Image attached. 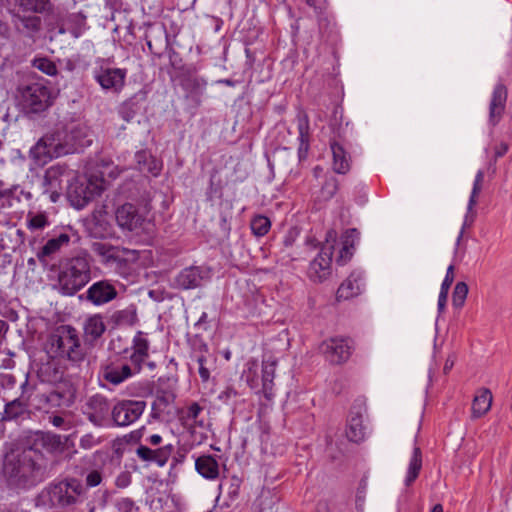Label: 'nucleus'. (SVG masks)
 Masks as SVG:
<instances>
[{"instance_id": "6ab92c4d", "label": "nucleus", "mask_w": 512, "mask_h": 512, "mask_svg": "<svg viewBox=\"0 0 512 512\" xmlns=\"http://www.w3.org/2000/svg\"><path fill=\"white\" fill-rule=\"evenodd\" d=\"M70 436H62L52 432H42L32 447L39 445L51 454H61L67 449Z\"/></svg>"}, {"instance_id": "3c124183", "label": "nucleus", "mask_w": 512, "mask_h": 512, "mask_svg": "<svg viewBox=\"0 0 512 512\" xmlns=\"http://www.w3.org/2000/svg\"><path fill=\"white\" fill-rule=\"evenodd\" d=\"M360 233L356 228L347 229L342 237V245L354 250L355 244L359 241Z\"/></svg>"}, {"instance_id": "cd10ccee", "label": "nucleus", "mask_w": 512, "mask_h": 512, "mask_svg": "<svg viewBox=\"0 0 512 512\" xmlns=\"http://www.w3.org/2000/svg\"><path fill=\"white\" fill-rule=\"evenodd\" d=\"M196 471L207 480L219 477V463L213 455H201L195 459Z\"/></svg>"}, {"instance_id": "4468645a", "label": "nucleus", "mask_w": 512, "mask_h": 512, "mask_svg": "<svg viewBox=\"0 0 512 512\" xmlns=\"http://www.w3.org/2000/svg\"><path fill=\"white\" fill-rule=\"evenodd\" d=\"M115 218L118 226L122 230L139 234L144 230L146 220L137 208L131 203H125L118 207L115 212Z\"/></svg>"}, {"instance_id": "8fccbe9b", "label": "nucleus", "mask_w": 512, "mask_h": 512, "mask_svg": "<svg viewBox=\"0 0 512 512\" xmlns=\"http://www.w3.org/2000/svg\"><path fill=\"white\" fill-rule=\"evenodd\" d=\"M175 399V395L171 390L157 389L156 400L152 404V409L155 410L157 407H167Z\"/></svg>"}, {"instance_id": "79ce46f5", "label": "nucleus", "mask_w": 512, "mask_h": 512, "mask_svg": "<svg viewBox=\"0 0 512 512\" xmlns=\"http://www.w3.org/2000/svg\"><path fill=\"white\" fill-rule=\"evenodd\" d=\"M136 317L134 309L117 310L111 315L112 322L117 325H132Z\"/></svg>"}, {"instance_id": "f03ea898", "label": "nucleus", "mask_w": 512, "mask_h": 512, "mask_svg": "<svg viewBox=\"0 0 512 512\" xmlns=\"http://www.w3.org/2000/svg\"><path fill=\"white\" fill-rule=\"evenodd\" d=\"M47 354L59 358L71 370V375H80L87 370L89 361L79 333L71 325H61L50 334L47 340Z\"/></svg>"}, {"instance_id": "72a5a7b5", "label": "nucleus", "mask_w": 512, "mask_h": 512, "mask_svg": "<svg viewBox=\"0 0 512 512\" xmlns=\"http://www.w3.org/2000/svg\"><path fill=\"white\" fill-rule=\"evenodd\" d=\"M492 398V393L488 388L480 389L472 402V416L479 418L486 414L490 410Z\"/></svg>"}, {"instance_id": "f704fd0d", "label": "nucleus", "mask_w": 512, "mask_h": 512, "mask_svg": "<svg viewBox=\"0 0 512 512\" xmlns=\"http://www.w3.org/2000/svg\"><path fill=\"white\" fill-rule=\"evenodd\" d=\"M66 178V182L70 181L69 175H66L64 171L58 166H52L46 170L44 175V186L47 191L57 192V189H62L61 182L63 178Z\"/></svg>"}, {"instance_id": "39448f33", "label": "nucleus", "mask_w": 512, "mask_h": 512, "mask_svg": "<svg viewBox=\"0 0 512 512\" xmlns=\"http://www.w3.org/2000/svg\"><path fill=\"white\" fill-rule=\"evenodd\" d=\"M92 271L88 255H77L66 259L60 265L57 288L63 296H74L91 280Z\"/></svg>"}, {"instance_id": "864d4df0", "label": "nucleus", "mask_w": 512, "mask_h": 512, "mask_svg": "<svg viewBox=\"0 0 512 512\" xmlns=\"http://www.w3.org/2000/svg\"><path fill=\"white\" fill-rule=\"evenodd\" d=\"M148 357H149L148 355L138 354L133 351L130 353L128 358L131 362L133 375L136 373H139L142 370V364L147 360Z\"/></svg>"}, {"instance_id": "dca6fc26", "label": "nucleus", "mask_w": 512, "mask_h": 512, "mask_svg": "<svg viewBox=\"0 0 512 512\" xmlns=\"http://www.w3.org/2000/svg\"><path fill=\"white\" fill-rule=\"evenodd\" d=\"M105 208L106 206L102 205L100 209H95L87 222L88 233L93 238L104 239L113 234L112 226L105 218Z\"/></svg>"}, {"instance_id": "ddd939ff", "label": "nucleus", "mask_w": 512, "mask_h": 512, "mask_svg": "<svg viewBox=\"0 0 512 512\" xmlns=\"http://www.w3.org/2000/svg\"><path fill=\"white\" fill-rule=\"evenodd\" d=\"M54 389L47 395H43L44 403L54 406H71L76 398V387L69 377L62 376V380L51 383Z\"/></svg>"}, {"instance_id": "412c9836", "label": "nucleus", "mask_w": 512, "mask_h": 512, "mask_svg": "<svg viewBox=\"0 0 512 512\" xmlns=\"http://www.w3.org/2000/svg\"><path fill=\"white\" fill-rule=\"evenodd\" d=\"M363 280L361 272H352L339 286L336 293L337 300H349L361 294L364 286Z\"/></svg>"}, {"instance_id": "13d9d810", "label": "nucleus", "mask_w": 512, "mask_h": 512, "mask_svg": "<svg viewBox=\"0 0 512 512\" xmlns=\"http://www.w3.org/2000/svg\"><path fill=\"white\" fill-rule=\"evenodd\" d=\"M17 380L13 374L3 373L0 374V386L4 390L12 389L16 386Z\"/></svg>"}, {"instance_id": "58836bf2", "label": "nucleus", "mask_w": 512, "mask_h": 512, "mask_svg": "<svg viewBox=\"0 0 512 512\" xmlns=\"http://www.w3.org/2000/svg\"><path fill=\"white\" fill-rule=\"evenodd\" d=\"M19 12L44 13L50 7V0H14Z\"/></svg>"}, {"instance_id": "09e8293b", "label": "nucleus", "mask_w": 512, "mask_h": 512, "mask_svg": "<svg viewBox=\"0 0 512 512\" xmlns=\"http://www.w3.org/2000/svg\"><path fill=\"white\" fill-rule=\"evenodd\" d=\"M468 285L465 282H458L453 291L452 302L454 307L461 308L468 294Z\"/></svg>"}, {"instance_id": "5fc2aeb1", "label": "nucleus", "mask_w": 512, "mask_h": 512, "mask_svg": "<svg viewBox=\"0 0 512 512\" xmlns=\"http://www.w3.org/2000/svg\"><path fill=\"white\" fill-rule=\"evenodd\" d=\"M238 391L232 386H227L223 391L218 395V399L224 404H230L231 400L238 397Z\"/></svg>"}, {"instance_id": "f257e3e1", "label": "nucleus", "mask_w": 512, "mask_h": 512, "mask_svg": "<svg viewBox=\"0 0 512 512\" xmlns=\"http://www.w3.org/2000/svg\"><path fill=\"white\" fill-rule=\"evenodd\" d=\"M49 473L47 459L35 447L7 455L3 462L2 477L11 489H31L42 483Z\"/></svg>"}, {"instance_id": "20e7f679", "label": "nucleus", "mask_w": 512, "mask_h": 512, "mask_svg": "<svg viewBox=\"0 0 512 512\" xmlns=\"http://www.w3.org/2000/svg\"><path fill=\"white\" fill-rule=\"evenodd\" d=\"M90 144L91 140L85 139L83 129L76 127L71 129L63 139L60 133L43 137L31 150V153L38 161L46 163L47 160L73 153L78 148Z\"/></svg>"}, {"instance_id": "4c0bfd02", "label": "nucleus", "mask_w": 512, "mask_h": 512, "mask_svg": "<svg viewBox=\"0 0 512 512\" xmlns=\"http://www.w3.org/2000/svg\"><path fill=\"white\" fill-rule=\"evenodd\" d=\"M422 468V452L417 446L414 447L413 453L409 462L407 475L405 478V485L410 486L419 476Z\"/></svg>"}, {"instance_id": "e2e57ef3", "label": "nucleus", "mask_w": 512, "mask_h": 512, "mask_svg": "<svg viewBox=\"0 0 512 512\" xmlns=\"http://www.w3.org/2000/svg\"><path fill=\"white\" fill-rule=\"evenodd\" d=\"M454 281V265L447 268L445 278L441 284V290L449 291L450 286Z\"/></svg>"}, {"instance_id": "0e129e2a", "label": "nucleus", "mask_w": 512, "mask_h": 512, "mask_svg": "<svg viewBox=\"0 0 512 512\" xmlns=\"http://www.w3.org/2000/svg\"><path fill=\"white\" fill-rule=\"evenodd\" d=\"M298 235H299V232L297 231V229H295V228L289 229L283 238V245L286 248L291 247L295 243Z\"/></svg>"}, {"instance_id": "052dcab7", "label": "nucleus", "mask_w": 512, "mask_h": 512, "mask_svg": "<svg viewBox=\"0 0 512 512\" xmlns=\"http://www.w3.org/2000/svg\"><path fill=\"white\" fill-rule=\"evenodd\" d=\"M354 250L342 245V248L339 251V256L337 258V263L340 265L346 264L351 257L353 256Z\"/></svg>"}, {"instance_id": "a19ab883", "label": "nucleus", "mask_w": 512, "mask_h": 512, "mask_svg": "<svg viewBox=\"0 0 512 512\" xmlns=\"http://www.w3.org/2000/svg\"><path fill=\"white\" fill-rule=\"evenodd\" d=\"M250 228L256 237H263L271 229V221L267 216L255 215L250 221Z\"/></svg>"}, {"instance_id": "4be33fe9", "label": "nucleus", "mask_w": 512, "mask_h": 512, "mask_svg": "<svg viewBox=\"0 0 512 512\" xmlns=\"http://www.w3.org/2000/svg\"><path fill=\"white\" fill-rule=\"evenodd\" d=\"M101 377L116 386L133 376L132 367L126 363H109L101 368Z\"/></svg>"}, {"instance_id": "a18cd8bd", "label": "nucleus", "mask_w": 512, "mask_h": 512, "mask_svg": "<svg viewBox=\"0 0 512 512\" xmlns=\"http://www.w3.org/2000/svg\"><path fill=\"white\" fill-rule=\"evenodd\" d=\"M297 122H298V132H299V140L301 143V148L305 146L307 148L308 146V139H309V120L308 116L304 113H299L297 115Z\"/></svg>"}, {"instance_id": "49530a36", "label": "nucleus", "mask_w": 512, "mask_h": 512, "mask_svg": "<svg viewBox=\"0 0 512 512\" xmlns=\"http://www.w3.org/2000/svg\"><path fill=\"white\" fill-rule=\"evenodd\" d=\"M36 389V382H31L29 379V374H26L24 382L20 384L21 393L19 395V398L30 405L32 397L36 392Z\"/></svg>"}, {"instance_id": "423d86ee", "label": "nucleus", "mask_w": 512, "mask_h": 512, "mask_svg": "<svg viewBox=\"0 0 512 512\" xmlns=\"http://www.w3.org/2000/svg\"><path fill=\"white\" fill-rule=\"evenodd\" d=\"M92 251L100 258V262L104 266L113 269L119 275H126L129 270V263L136 261L138 258L136 250L102 242L93 243Z\"/></svg>"}, {"instance_id": "69168bd1", "label": "nucleus", "mask_w": 512, "mask_h": 512, "mask_svg": "<svg viewBox=\"0 0 512 512\" xmlns=\"http://www.w3.org/2000/svg\"><path fill=\"white\" fill-rule=\"evenodd\" d=\"M135 503L130 498H122L117 502V508L121 512H132Z\"/></svg>"}, {"instance_id": "0eeeda50", "label": "nucleus", "mask_w": 512, "mask_h": 512, "mask_svg": "<svg viewBox=\"0 0 512 512\" xmlns=\"http://www.w3.org/2000/svg\"><path fill=\"white\" fill-rule=\"evenodd\" d=\"M336 236V231L330 229L327 232L326 242L321 245L318 255L310 262L307 276L314 283L324 282L332 273L334 244L330 243V239L335 242Z\"/></svg>"}, {"instance_id": "aec40b11", "label": "nucleus", "mask_w": 512, "mask_h": 512, "mask_svg": "<svg viewBox=\"0 0 512 512\" xmlns=\"http://www.w3.org/2000/svg\"><path fill=\"white\" fill-rule=\"evenodd\" d=\"M203 271L200 267L190 266L181 270L174 279L173 287L177 289H195L201 285Z\"/></svg>"}, {"instance_id": "f8f14e48", "label": "nucleus", "mask_w": 512, "mask_h": 512, "mask_svg": "<svg viewBox=\"0 0 512 512\" xmlns=\"http://www.w3.org/2000/svg\"><path fill=\"white\" fill-rule=\"evenodd\" d=\"M66 371L69 372V376H72L71 370L66 368L65 362L47 354L45 359H41L37 363L36 374L41 382L51 384L62 380V376L65 375Z\"/></svg>"}, {"instance_id": "bb28decb", "label": "nucleus", "mask_w": 512, "mask_h": 512, "mask_svg": "<svg viewBox=\"0 0 512 512\" xmlns=\"http://www.w3.org/2000/svg\"><path fill=\"white\" fill-rule=\"evenodd\" d=\"M84 338L88 343H94L102 337L106 331L103 316L101 314H94L89 316L83 325Z\"/></svg>"}, {"instance_id": "338daca9", "label": "nucleus", "mask_w": 512, "mask_h": 512, "mask_svg": "<svg viewBox=\"0 0 512 512\" xmlns=\"http://www.w3.org/2000/svg\"><path fill=\"white\" fill-rule=\"evenodd\" d=\"M338 189L337 179L333 175L326 177L325 183L322 185V190L325 192H334Z\"/></svg>"}, {"instance_id": "de8ad7c7", "label": "nucleus", "mask_w": 512, "mask_h": 512, "mask_svg": "<svg viewBox=\"0 0 512 512\" xmlns=\"http://www.w3.org/2000/svg\"><path fill=\"white\" fill-rule=\"evenodd\" d=\"M150 342L144 333L138 331L132 341L131 351L149 356Z\"/></svg>"}, {"instance_id": "6e6552de", "label": "nucleus", "mask_w": 512, "mask_h": 512, "mask_svg": "<svg viewBox=\"0 0 512 512\" xmlns=\"http://www.w3.org/2000/svg\"><path fill=\"white\" fill-rule=\"evenodd\" d=\"M25 109L32 113L46 110L52 104L50 89L39 82L25 85L19 89Z\"/></svg>"}, {"instance_id": "774afa93", "label": "nucleus", "mask_w": 512, "mask_h": 512, "mask_svg": "<svg viewBox=\"0 0 512 512\" xmlns=\"http://www.w3.org/2000/svg\"><path fill=\"white\" fill-rule=\"evenodd\" d=\"M131 483V476L127 472H122L116 478L115 484L119 488H126Z\"/></svg>"}, {"instance_id": "393cba45", "label": "nucleus", "mask_w": 512, "mask_h": 512, "mask_svg": "<svg viewBox=\"0 0 512 512\" xmlns=\"http://www.w3.org/2000/svg\"><path fill=\"white\" fill-rule=\"evenodd\" d=\"M211 357L208 345L205 342H201L191 355V358L198 364V373L203 383L210 379V370L213 364Z\"/></svg>"}, {"instance_id": "9d476101", "label": "nucleus", "mask_w": 512, "mask_h": 512, "mask_svg": "<svg viewBox=\"0 0 512 512\" xmlns=\"http://www.w3.org/2000/svg\"><path fill=\"white\" fill-rule=\"evenodd\" d=\"M146 407L145 401L122 400L112 409L111 415L116 426H128L137 421Z\"/></svg>"}, {"instance_id": "c756f323", "label": "nucleus", "mask_w": 512, "mask_h": 512, "mask_svg": "<svg viewBox=\"0 0 512 512\" xmlns=\"http://www.w3.org/2000/svg\"><path fill=\"white\" fill-rule=\"evenodd\" d=\"M86 184L80 192H103L110 188V180L104 177L102 171H93L81 178V185Z\"/></svg>"}, {"instance_id": "a878e982", "label": "nucleus", "mask_w": 512, "mask_h": 512, "mask_svg": "<svg viewBox=\"0 0 512 512\" xmlns=\"http://www.w3.org/2000/svg\"><path fill=\"white\" fill-rule=\"evenodd\" d=\"M70 237L68 234L62 233L56 238L49 239L36 253L38 260L47 265L52 257L60 250V248L68 244Z\"/></svg>"}, {"instance_id": "c9c22d12", "label": "nucleus", "mask_w": 512, "mask_h": 512, "mask_svg": "<svg viewBox=\"0 0 512 512\" xmlns=\"http://www.w3.org/2000/svg\"><path fill=\"white\" fill-rule=\"evenodd\" d=\"M29 404L22 401L19 397L5 403L1 419L3 421H12L21 417L27 410Z\"/></svg>"}, {"instance_id": "9b49d317", "label": "nucleus", "mask_w": 512, "mask_h": 512, "mask_svg": "<svg viewBox=\"0 0 512 512\" xmlns=\"http://www.w3.org/2000/svg\"><path fill=\"white\" fill-rule=\"evenodd\" d=\"M320 349L329 362L332 364H342L350 358L353 345L349 338L336 337L324 341Z\"/></svg>"}, {"instance_id": "473e14b6", "label": "nucleus", "mask_w": 512, "mask_h": 512, "mask_svg": "<svg viewBox=\"0 0 512 512\" xmlns=\"http://www.w3.org/2000/svg\"><path fill=\"white\" fill-rule=\"evenodd\" d=\"M333 155V169L336 173L345 174L350 169V157L344 147L333 141L330 143Z\"/></svg>"}, {"instance_id": "b1692460", "label": "nucleus", "mask_w": 512, "mask_h": 512, "mask_svg": "<svg viewBox=\"0 0 512 512\" xmlns=\"http://www.w3.org/2000/svg\"><path fill=\"white\" fill-rule=\"evenodd\" d=\"M277 366V360L269 357L262 361L261 370V389L258 393H262L267 400H271L274 397V377Z\"/></svg>"}, {"instance_id": "7c9ffc66", "label": "nucleus", "mask_w": 512, "mask_h": 512, "mask_svg": "<svg viewBox=\"0 0 512 512\" xmlns=\"http://www.w3.org/2000/svg\"><path fill=\"white\" fill-rule=\"evenodd\" d=\"M12 22L14 27L19 32H27L29 35H33L41 29V18L36 15H21L18 11L12 15Z\"/></svg>"}, {"instance_id": "37998d69", "label": "nucleus", "mask_w": 512, "mask_h": 512, "mask_svg": "<svg viewBox=\"0 0 512 512\" xmlns=\"http://www.w3.org/2000/svg\"><path fill=\"white\" fill-rule=\"evenodd\" d=\"M32 66L48 76H55L58 73L56 64L47 57H36Z\"/></svg>"}, {"instance_id": "7ed1b4c3", "label": "nucleus", "mask_w": 512, "mask_h": 512, "mask_svg": "<svg viewBox=\"0 0 512 512\" xmlns=\"http://www.w3.org/2000/svg\"><path fill=\"white\" fill-rule=\"evenodd\" d=\"M86 493L87 489L79 479L68 476L43 487L35 498V504L55 512H68L84 502Z\"/></svg>"}, {"instance_id": "4d7b16f0", "label": "nucleus", "mask_w": 512, "mask_h": 512, "mask_svg": "<svg viewBox=\"0 0 512 512\" xmlns=\"http://www.w3.org/2000/svg\"><path fill=\"white\" fill-rule=\"evenodd\" d=\"M102 482V474L98 470H91L85 477L87 487H96Z\"/></svg>"}, {"instance_id": "5701e85b", "label": "nucleus", "mask_w": 512, "mask_h": 512, "mask_svg": "<svg viewBox=\"0 0 512 512\" xmlns=\"http://www.w3.org/2000/svg\"><path fill=\"white\" fill-rule=\"evenodd\" d=\"M507 100V88L499 83L495 86L489 106V122L495 126L501 119Z\"/></svg>"}, {"instance_id": "2eb2a0df", "label": "nucleus", "mask_w": 512, "mask_h": 512, "mask_svg": "<svg viewBox=\"0 0 512 512\" xmlns=\"http://www.w3.org/2000/svg\"><path fill=\"white\" fill-rule=\"evenodd\" d=\"M109 413L110 406L105 397L96 395L89 399L85 415L93 425L97 427L106 426Z\"/></svg>"}, {"instance_id": "680f3d73", "label": "nucleus", "mask_w": 512, "mask_h": 512, "mask_svg": "<svg viewBox=\"0 0 512 512\" xmlns=\"http://www.w3.org/2000/svg\"><path fill=\"white\" fill-rule=\"evenodd\" d=\"M202 410H203V408L197 402L191 403L187 408V412H186L187 419L196 421V419L198 418V416L202 412Z\"/></svg>"}, {"instance_id": "e433bc0d", "label": "nucleus", "mask_w": 512, "mask_h": 512, "mask_svg": "<svg viewBox=\"0 0 512 512\" xmlns=\"http://www.w3.org/2000/svg\"><path fill=\"white\" fill-rule=\"evenodd\" d=\"M61 195L65 196L70 206L82 210L94 200L95 194H50L51 202L56 203Z\"/></svg>"}, {"instance_id": "2f4dec72", "label": "nucleus", "mask_w": 512, "mask_h": 512, "mask_svg": "<svg viewBox=\"0 0 512 512\" xmlns=\"http://www.w3.org/2000/svg\"><path fill=\"white\" fill-rule=\"evenodd\" d=\"M135 158L137 167L141 172L158 176L162 170V162L146 151L137 152Z\"/></svg>"}, {"instance_id": "c03bdc74", "label": "nucleus", "mask_w": 512, "mask_h": 512, "mask_svg": "<svg viewBox=\"0 0 512 512\" xmlns=\"http://www.w3.org/2000/svg\"><path fill=\"white\" fill-rule=\"evenodd\" d=\"M477 195L478 194H471V197L468 202L467 213L465 215L463 226H462V229L457 238V244H459V242L461 241L465 228L470 227L474 223V220L476 218V212L473 210V208L477 204V199H476Z\"/></svg>"}, {"instance_id": "bf43d9fd", "label": "nucleus", "mask_w": 512, "mask_h": 512, "mask_svg": "<svg viewBox=\"0 0 512 512\" xmlns=\"http://www.w3.org/2000/svg\"><path fill=\"white\" fill-rule=\"evenodd\" d=\"M48 224L47 218L43 214H37L29 220V228L42 229Z\"/></svg>"}, {"instance_id": "a211bd4d", "label": "nucleus", "mask_w": 512, "mask_h": 512, "mask_svg": "<svg viewBox=\"0 0 512 512\" xmlns=\"http://www.w3.org/2000/svg\"><path fill=\"white\" fill-rule=\"evenodd\" d=\"M126 70L120 68H101L95 79L105 90H120L125 82Z\"/></svg>"}, {"instance_id": "1a4fd4ad", "label": "nucleus", "mask_w": 512, "mask_h": 512, "mask_svg": "<svg viewBox=\"0 0 512 512\" xmlns=\"http://www.w3.org/2000/svg\"><path fill=\"white\" fill-rule=\"evenodd\" d=\"M118 291L114 283L107 279L94 282L79 296L81 301H86L94 306H103L115 300Z\"/></svg>"}, {"instance_id": "f3484780", "label": "nucleus", "mask_w": 512, "mask_h": 512, "mask_svg": "<svg viewBox=\"0 0 512 512\" xmlns=\"http://www.w3.org/2000/svg\"><path fill=\"white\" fill-rule=\"evenodd\" d=\"M174 451L172 444H167L156 449L145 445H139L136 449L137 457L144 462L156 463L159 467L165 466Z\"/></svg>"}, {"instance_id": "6e6d98bb", "label": "nucleus", "mask_w": 512, "mask_h": 512, "mask_svg": "<svg viewBox=\"0 0 512 512\" xmlns=\"http://www.w3.org/2000/svg\"><path fill=\"white\" fill-rule=\"evenodd\" d=\"M48 419L49 423L56 428H60L62 430H69L71 428L70 422L60 415H50Z\"/></svg>"}, {"instance_id": "c85d7f7f", "label": "nucleus", "mask_w": 512, "mask_h": 512, "mask_svg": "<svg viewBox=\"0 0 512 512\" xmlns=\"http://www.w3.org/2000/svg\"><path fill=\"white\" fill-rule=\"evenodd\" d=\"M346 436L349 441L360 443L365 438V427L363 426L362 414L359 410L350 412L346 428Z\"/></svg>"}, {"instance_id": "603ef678", "label": "nucleus", "mask_w": 512, "mask_h": 512, "mask_svg": "<svg viewBox=\"0 0 512 512\" xmlns=\"http://www.w3.org/2000/svg\"><path fill=\"white\" fill-rule=\"evenodd\" d=\"M101 443V438L93 433L84 434L79 441V446L82 449L90 450Z\"/></svg>"}, {"instance_id": "ea45409f", "label": "nucleus", "mask_w": 512, "mask_h": 512, "mask_svg": "<svg viewBox=\"0 0 512 512\" xmlns=\"http://www.w3.org/2000/svg\"><path fill=\"white\" fill-rule=\"evenodd\" d=\"M245 369L242 373V378L245 380L247 385L254 390H259L260 388V380L258 374V363L254 359H250L247 361L245 365Z\"/></svg>"}]
</instances>
